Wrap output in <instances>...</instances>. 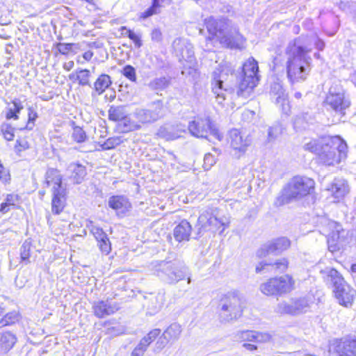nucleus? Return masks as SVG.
Segmentation results:
<instances>
[{
	"label": "nucleus",
	"mask_w": 356,
	"mask_h": 356,
	"mask_svg": "<svg viewBox=\"0 0 356 356\" xmlns=\"http://www.w3.org/2000/svg\"><path fill=\"white\" fill-rule=\"evenodd\" d=\"M307 151L318 155L320 161L326 165H335L347 156L348 146L339 136H325L313 139L304 145Z\"/></svg>",
	"instance_id": "obj_1"
},
{
	"label": "nucleus",
	"mask_w": 356,
	"mask_h": 356,
	"mask_svg": "<svg viewBox=\"0 0 356 356\" xmlns=\"http://www.w3.org/2000/svg\"><path fill=\"white\" fill-rule=\"evenodd\" d=\"M311 51L312 47L302 44L300 39L288 45L286 50V72L291 83L302 82L307 79L312 69V58L309 55Z\"/></svg>",
	"instance_id": "obj_2"
},
{
	"label": "nucleus",
	"mask_w": 356,
	"mask_h": 356,
	"mask_svg": "<svg viewBox=\"0 0 356 356\" xmlns=\"http://www.w3.org/2000/svg\"><path fill=\"white\" fill-rule=\"evenodd\" d=\"M209 33L223 46L241 49L245 39L239 33L238 29L226 18L216 19L210 17L204 21Z\"/></svg>",
	"instance_id": "obj_3"
},
{
	"label": "nucleus",
	"mask_w": 356,
	"mask_h": 356,
	"mask_svg": "<svg viewBox=\"0 0 356 356\" xmlns=\"http://www.w3.org/2000/svg\"><path fill=\"white\" fill-rule=\"evenodd\" d=\"M314 187L315 181L312 179L302 176L294 177L276 198L275 204L280 207L293 200L302 198L312 193Z\"/></svg>",
	"instance_id": "obj_4"
},
{
	"label": "nucleus",
	"mask_w": 356,
	"mask_h": 356,
	"mask_svg": "<svg viewBox=\"0 0 356 356\" xmlns=\"http://www.w3.org/2000/svg\"><path fill=\"white\" fill-rule=\"evenodd\" d=\"M320 273L325 282L333 285V291L339 303L346 307H350L355 298L356 291L345 282L334 268L327 267L321 270Z\"/></svg>",
	"instance_id": "obj_5"
},
{
	"label": "nucleus",
	"mask_w": 356,
	"mask_h": 356,
	"mask_svg": "<svg viewBox=\"0 0 356 356\" xmlns=\"http://www.w3.org/2000/svg\"><path fill=\"white\" fill-rule=\"evenodd\" d=\"M220 320L222 323H229L238 320L243 315L246 307L243 295L238 291H232L220 300Z\"/></svg>",
	"instance_id": "obj_6"
},
{
	"label": "nucleus",
	"mask_w": 356,
	"mask_h": 356,
	"mask_svg": "<svg viewBox=\"0 0 356 356\" xmlns=\"http://www.w3.org/2000/svg\"><path fill=\"white\" fill-rule=\"evenodd\" d=\"M232 72L231 64L225 62L220 64L212 74V92L219 104H222L226 99H232L234 96H236V93H233L227 83L229 76H232Z\"/></svg>",
	"instance_id": "obj_7"
},
{
	"label": "nucleus",
	"mask_w": 356,
	"mask_h": 356,
	"mask_svg": "<svg viewBox=\"0 0 356 356\" xmlns=\"http://www.w3.org/2000/svg\"><path fill=\"white\" fill-rule=\"evenodd\" d=\"M62 179V175L56 169H49L45 174V184L50 188L52 195L51 211L55 214H59L65 207V188Z\"/></svg>",
	"instance_id": "obj_8"
},
{
	"label": "nucleus",
	"mask_w": 356,
	"mask_h": 356,
	"mask_svg": "<svg viewBox=\"0 0 356 356\" xmlns=\"http://www.w3.org/2000/svg\"><path fill=\"white\" fill-rule=\"evenodd\" d=\"M163 114V104L161 100L152 102L149 108H138L133 114L131 120L126 123L125 131H134L139 129L140 124L152 123L158 120Z\"/></svg>",
	"instance_id": "obj_9"
},
{
	"label": "nucleus",
	"mask_w": 356,
	"mask_h": 356,
	"mask_svg": "<svg viewBox=\"0 0 356 356\" xmlns=\"http://www.w3.org/2000/svg\"><path fill=\"white\" fill-rule=\"evenodd\" d=\"M154 273L171 284L177 283L189 275L188 267L180 261H161L155 266Z\"/></svg>",
	"instance_id": "obj_10"
},
{
	"label": "nucleus",
	"mask_w": 356,
	"mask_h": 356,
	"mask_svg": "<svg viewBox=\"0 0 356 356\" xmlns=\"http://www.w3.org/2000/svg\"><path fill=\"white\" fill-rule=\"evenodd\" d=\"M258 71V63L253 58H248L244 63L242 69L241 80L236 91L237 97L248 98L250 96L254 88L259 81Z\"/></svg>",
	"instance_id": "obj_11"
},
{
	"label": "nucleus",
	"mask_w": 356,
	"mask_h": 356,
	"mask_svg": "<svg viewBox=\"0 0 356 356\" xmlns=\"http://www.w3.org/2000/svg\"><path fill=\"white\" fill-rule=\"evenodd\" d=\"M188 129L193 136L198 138H207V134L210 133L218 140L222 139L221 134L209 118L195 119L189 122Z\"/></svg>",
	"instance_id": "obj_12"
},
{
	"label": "nucleus",
	"mask_w": 356,
	"mask_h": 356,
	"mask_svg": "<svg viewBox=\"0 0 356 356\" xmlns=\"http://www.w3.org/2000/svg\"><path fill=\"white\" fill-rule=\"evenodd\" d=\"M228 225V221L218 218L209 211L202 212L197 220L199 234L204 232H216L218 230L222 233Z\"/></svg>",
	"instance_id": "obj_13"
},
{
	"label": "nucleus",
	"mask_w": 356,
	"mask_h": 356,
	"mask_svg": "<svg viewBox=\"0 0 356 356\" xmlns=\"http://www.w3.org/2000/svg\"><path fill=\"white\" fill-rule=\"evenodd\" d=\"M325 226L322 229L321 232L327 236L328 250L334 252L339 250L340 243L342 241L344 230L341 225L334 221L324 219Z\"/></svg>",
	"instance_id": "obj_14"
},
{
	"label": "nucleus",
	"mask_w": 356,
	"mask_h": 356,
	"mask_svg": "<svg viewBox=\"0 0 356 356\" xmlns=\"http://www.w3.org/2000/svg\"><path fill=\"white\" fill-rule=\"evenodd\" d=\"M310 303L306 298H291L288 301H282L277 304L275 312L280 314L300 315L307 312Z\"/></svg>",
	"instance_id": "obj_15"
},
{
	"label": "nucleus",
	"mask_w": 356,
	"mask_h": 356,
	"mask_svg": "<svg viewBox=\"0 0 356 356\" xmlns=\"http://www.w3.org/2000/svg\"><path fill=\"white\" fill-rule=\"evenodd\" d=\"M330 348L336 356H356V339H335L332 342Z\"/></svg>",
	"instance_id": "obj_16"
},
{
	"label": "nucleus",
	"mask_w": 356,
	"mask_h": 356,
	"mask_svg": "<svg viewBox=\"0 0 356 356\" xmlns=\"http://www.w3.org/2000/svg\"><path fill=\"white\" fill-rule=\"evenodd\" d=\"M325 101L333 110L339 113H343L350 106V102L346 98L341 89L337 90L336 88H331Z\"/></svg>",
	"instance_id": "obj_17"
},
{
	"label": "nucleus",
	"mask_w": 356,
	"mask_h": 356,
	"mask_svg": "<svg viewBox=\"0 0 356 356\" xmlns=\"http://www.w3.org/2000/svg\"><path fill=\"white\" fill-rule=\"evenodd\" d=\"M290 245L291 242L288 238L285 237L278 238L264 245V246L258 250L257 254L259 257H266L268 254L280 253L287 250Z\"/></svg>",
	"instance_id": "obj_18"
},
{
	"label": "nucleus",
	"mask_w": 356,
	"mask_h": 356,
	"mask_svg": "<svg viewBox=\"0 0 356 356\" xmlns=\"http://www.w3.org/2000/svg\"><path fill=\"white\" fill-rule=\"evenodd\" d=\"M118 304L108 300H101L94 303L92 309L94 314L98 318H104L111 315L119 309Z\"/></svg>",
	"instance_id": "obj_19"
},
{
	"label": "nucleus",
	"mask_w": 356,
	"mask_h": 356,
	"mask_svg": "<svg viewBox=\"0 0 356 356\" xmlns=\"http://www.w3.org/2000/svg\"><path fill=\"white\" fill-rule=\"evenodd\" d=\"M327 190L337 202L342 200L349 193L348 183L343 179H334Z\"/></svg>",
	"instance_id": "obj_20"
},
{
	"label": "nucleus",
	"mask_w": 356,
	"mask_h": 356,
	"mask_svg": "<svg viewBox=\"0 0 356 356\" xmlns=\"http://www.w3.org/2000/svg\"><path fill=\"white\" fill-rule=\"evenodd\" d=\"M230 145L236 151L244 152L250 143L248 137H243L237 129L229 132Z\"/></svg>",
	"instance_id": "obj_21"
},
{
	"label": "nucleus",
	"mask_w": 356,
	"mask_h": 356,
	"mask_svg": "<svg viewBox=\"0 0 356 356\" xmlns=\"http://www.w3.org/2000/svg\"><path fill=\"white\" fill-rule=\"evenodd\" d=\"M278 295L289 293L295 289V280L289 275L274 277Z\"/></svg>",
	"instance_id": "obj_22"
},
{
	"label": "nucleus",
	"mask_w": 356,
	"mask_h": 356,
	"mask_svg": "<svg viewBox=\"0 0 356 356\" xmlns=\"http://www.w3.org/2000/svg\"><path fill=\"white\" fill-rule=\"evenodd\" d=\"M175 49L179 53L181 58L193 63L194 61V51L192 45L185 40H177L174 42Z\"/></svg>",
	"instance_id": "obj_23"
},
{
	"label": "nucleus",
	"mask_w": 356,
	"mask_h": 356,
	"mask_svg": "<svg viewBox=\"0 0 356 356\" xmlns=\"http://www.w3.org/2000/svg\"><path fill=\"white\" fill-rule=\"evenodd\" d=\"M108 118L109 120L115 122L122 121L124 124V131H126V123H129V120H132V117H128V112L127 111L126 108L122 106H111L108 110Z\"/></svg>",
	"instance_id": "obj_24"
},
{
	"label": "nucleus",
	"mask_w": 356,
	"mask_h": 356,
	"mask_svg": "<svg viewBox=\"0 0 356 356\" xmlns=\"http://www.w3.org/2000/svg\"><path fill=\"white\" fill-rule=\"evenodd\" d=\"M108 203L111 208L122 213L128 211L131 207L128 198L124 195L112 196Z\"/></svg>",
	"instance_id": "obj_25"
},
{
	"label": "nucleus",
	"mask_w": 356,
	"mask_h": 356,
	"mask_svg": "<svg viewBox=\"0 0 356 356\" xmlns=\"http://www.w3.org/2000/svg\"><path fill=\"white\" fill-rule=\"evenodd\" d=\"M270 94L275 98V103L280 105L283 111H286L288 108L287 95L285 93L282 86L278 83L272 85Z\"/></svg>",
	"instance_id": "obj_26"
},
{
	"label": "nucleus",
	"mask_w": 356,
	"mask_h": 356,
	"mask_svg": "<svg viewBox=\"0 0 356 356\" xmlns=\"http://www.w3.org/2000/svg\"><path fill=\"white\" fill-rule=\"evenodd\" d=\"M191 229V224L186 220H182L174 229L175 238L179 242L188 241Z\"/></svg>",
	"instance_id": "obj_27"
},
{
	"label": "nucleus",
	"mask_w": 356,
	"mask_h": 356,
	"mask_svg": "<svg viewBox=\"0 0 356 356\" xmlns=\"http://www.w3.org/2000/svg\"><path fill=\"white\" fill-rule=\"evenodd\" d=\"M67 170L72 174V178L76 184H80L86 175L85 166L79 163H70Z\"/></svg>",
	"instance_id": "obj_28"
},
{
	"label": "nucleus",
	"mask_w": 356,
	"mask_h": 356,
	"mask_svg": "<svg viewBox=\"0 0 356 356\" xmlns=\"http://www.w3.org/2000/svg\"><path fill=\"white\" fill-rule=\"evenodd\" d=\"M111 77L105 74H101L94 83L95 90L98 95L102 94L111 84Z\"/></svg>",
	"instance_id": "obj_29"
},
{
	"label": "nucleus",
	"mask_w": 356,
	"mask_h": 356,
	"mask_svg": "<svg viewBox=\"0 0 356 356\" xmlns=\"http://www.w3.org/2000/svg\"><path fill=\"white\" fill-rule=\"evenodd\" d=\"M169 0H152V6L146 10L140 13V18L146 19L153 15L160 13V8L164 3H168Z\"/></svg>",
	"instance_id": "obj_30"
},
{
	"label": "nucleus",
	"mask_w": 356,
	"mask_h": 356,
	"mask_svg": "<svg viewBox=\"0 0 356 356\" xmlns=\"http://www.w3.org/2000/svg\"><path fill=\"white\" fill-rule=\"evenodd\" d=\"M16 337L10 332L3 333L0 338V348L7 352L13 348L16 343Z\"/></svg>",
	"instance_id": "obj_31"
},
{
	"label": "nucleus",
	"mask_w": 356,
	"mask_h": 356,
	"mask_svg": "<svg viewBox=\"0 0 356 356\" xmlns=\"http://www.w3.org/2000/svg\"><path fill=\"white\" fill-rule=\"evenodd\" d=\"M23 108L24 106H22V102L19 99H14L10 104H8V112L6 113V118H13L15 120H17V113H19L21 111V110L23 109Z\"/></svg>",
	"instance_id": "obj_32"
},
{
	"label": "nucleus",
	"mask_w": 356,
	"mask_h": 356,
	"mask_svg": "<svg viewBox=\"0 0 356 356\" xmlns=\"http://www.w3.org/2000/svg\"><path fill=\"white\" fill-rule=\"evenodd\" d=\"M181 332V325L177 323H172L164 331L163 334L167 339L170 341H174L179 339Z\"/></svg>",
	"instance_id": "obj_33"
},
{
	"label": "nucleus",
	"mask_w": 356,
	"mask_h": 356,
	"mask_svg": "<svg viewBox=\"0 0 356 356\" xmlns=\"http://www.w3.org/2000/svg\"><path fill=\"white\" fill-rule=\"evenodd\" d=\"M260 291L266 296L278 295L274 277L268 280L259 286Z\"/></svg>",
	"instance_id": "obj_34"
},
{
	"label": "nucleus",
	"mask_w": 356,
	"mask_h": 356,
	"mask_svg": "<svg viewBox=\"0 0 356 356\" xmlns=\"http://www.w3.org/2000/svg\"><path fill=\"white\" fill-rule=\"evenodd\" d=\"M158 136L165 140H175L179 137L178 133H174L172 126H163L160 127L157 133Z\"/></svg>",
	"instance_id": "obj_35"
},
{
	"label": "nucleus",
	"mask_w": 356,
	"mask_h": 356,
	"mask_svg": "<svg viewBox=\"0 0 356 356\" xmlns=\"http://www.w3.org/2000/svg\"><path fill=\"white\" fill-rule=\"evenodd\" d=\"M170 83L166 77H159L152 79L148 84L149 87L154 90H162L166 88Z\"/></svg>",
	"instance_id": "obj_36"
},
{
	"label": "nucleus",
	"mask_w": 356,
	"mask_h": 356,
	"mask_svg": "<svg viewBox=\"0 0 356 356\" xmlns=\"http://www.w3.org/2000/svg\"><path fill=\"white\" fill-rule=\"evenodd\" d=\"M268 264L266 263H260L257 267H256V271L257 273H260L263 269H264V267L266 266H268ZM272 266L275 267V269L282 272L286 270L288 268V261L283 258L273 264H270Z\"/></svg>",
	"instance_id": "obj_37"
},
{
	"label": "nucleus",
	"mask_w": 356,
	"mask_h": 356,
	"mask_svg": "<svg viewBox=\"0 0 356 356\" xmlns=\"http://www.w3.org/2000/svg\"><path fill=\"white\" fill-rule=\"evenodd\" d=\"M90 72L86 69H79L76 71V80L78 81L80 86H90Z\"/></svg>",
	"instance_id": "obj_38"
},
{
	"label": "nucleus",
	"mask_w": 356,
	"mask_h": 356,
	"mask_svg": "<svg viewBox=\"0 0 356 356\" xmlns=\"http://www.w3.org/2000/svg\"><path fill=\"white\" fill-rule=\"evenodd\" d=\"M18 202V195L15 194H8L6 196L5 202L1 204L0 211L2 213H6L10 210V207L15 206Z\"/></svg>",
	"instance_id": "obj_39"
},
{
	"label": "nucleus",
	"mask_w": 356,
	"mask_h": 356,
	"mask_svg": "<svg viewBox=\"0 0 356 356\" xmlns=\"http://www.w3.org/2000/svg\"><path fill=\"white\" fill-rule=\"evenodd\" d=\"M120 31H126V33H128V38L133 41L136 48H140L143 45L140 33H135L126 26H121Z\"/></svg>",
	"instance_id": "obj_40"
},
{
	"label": "nucleus",
	"mask_w": 356,
	"mask_h": 356,
	"mask_svg": "<svg viewBox=\"0 0 356 356\" xmlns=\"http://www.w3.org/2000/svg\"><path fill=\"white\" fill-rule=\"evenodd\" d=\"M234 339L236 341L253 342L254 330H241L234 334Z\"/></svg>",
	"instance_id": "obj_41"
},
{
	"label": "nucleus",
	"mask_w": 356,
	"mask_h": 356,
	"mask_svg": "<svg viewBox=\"0 0 356 356\" xmlns=\"http://www.w3.org/2000/svg\"><path fill=\"white\" fill-rule=\"evenodd\" d=\"M71 137L74 142L78 143H83L87 138L84 130L78 126L73 127Z\"/></svg>",
	"instance_id": "obj_42"
},
{
	"label": "nucleus",
	"mask_w": 356,
	"mask_h": 356,
	"mask_svg": "<svg viewBox=\"0 0 356 356\" xmlns=\"http://www.w3.org/2000/svg\"><path fill=\"white\" fill-rule=\"evenodd\" d=\"M19 320V315L17 312L8 313L0 320V327L14 324Z\"/></svg>",
	"instance_id": "obj_43"
},
{
	"label": "nucleus",
	"mask_w": 356,
	"mask_h": 356,
	"mask_svg": "<svg viewBox=\"0 0 356 356\" xmlns=\"http://www.w3.org/2000/svg\"><path fill=\"white\" fill-rule=\"evenodd\" d=\"M161 330L159 329H154L150 331L146 336H145L141 340L140 343H143L145 347H148L149 345L156 339V338L160 334Z\"/></svg>",
	"instance_id": "obj_44"
},
{
	"label": "nucleus",
	"mask_w": 356,
	"mask_h": 356,
	"mask_svg": "<svg viewBox=\"0 0 356 356\" xmlns=\"http://www.w3.org/2000/svg\"><path fill=\"white\" fill-rule=\"evenodd\" d=\"M271 336L267 332H261L254 330L253 342L266 343L270 341Z\"/></svg>",
	"instance_id": "obj_45"
},
{
	"label": "nucleus",
	"mask_w": 356,
	"mask_h": 356,
	"mask_svg": "<svg viewBox=\"0 0 356 356\" xmlns=\"http://www.w3.org/2000/svg\"><path fill=\"white\" fill-rule=\"evenodd\" d=\"M14 131L15 129L8 124H4L1 128V131L4 138L8 141L13 140L15 136Z\"/></svg>",
	"instance_id": "obj_46"
},
{
	"label": "nucleus",
	"mask_w": 356,
	"mask_h": 356,
	"mask_svg": "<svg viewBox=\"0 0 356 356\" xmlns=\"http://www.w3.org/2000/svg\"><path fill=\"white\" fill-rule=\"evenodd\" d=\"M282 133V128L280 125H275L268 129V140L269 142L274 140Z\"/></svg>",
	"instance_id": "obj_47"
},
{
	"label": "nucleus",
	"mask_w": 356,
	"mask_h": 356,
	"mask_svg": "<svg viewBox=\"0 0 356 356\" xmlns=\"http://www.w3.org/2000/svg\"><path fill=\"white\" fill-rule=\"evenodd\" d=\"M31 246L29 243H24L20 248V256L22 261L29 262Z\"/></svg>",
	"instance_id": "obj_48"
},
{
	"label": "nucleus",
	"mask_w": 356,
	"mask_h": 356,
	"mask_svg": "<svg viewBox=\"0 0 356 356\" xmlns=\"http://www.w3.org/2000/svg\"><path fill=\"white\" fill-rule=\"evenodd\" d=\"M90 232L95 237L97 241H99L102 238L105 239L106 236H107L106 234L104 232L102 228L94 225L92 223H91Z\"/></svg>",
	"instance_id": "obj_49"
},
{
	"label": "nucleus",
	"mask_w": 356,
	"mask_h": 356,
	"mask_svg": "<svg viewBox=\"0 0 356 356\" xmlns=\"http://www.w3.org/2000/svg\"><path fill=\"white\" fill-rule=\"evenodd\" d=\"M120 143L121 140L119 138H110L104 142L102 147L104 149H110L120 145Z\"/></svg>",
	"instance_id": "obj_50"
},
{
	"label": "nucleus",
	"mask_w": 356,
	"mask_h": 356,
	"mask_svg": "<svg viewBox=\"0 0 356 356\" xmlns=\"http://www.w3.org/2000/svg\"><path fill=\"white\" fill-rule=\"evenodd\" d=\"M216 161V158L211 153L206 154L204 158V168L209 170L213 166Z\"/></svg>",
	"instance_id": "obj_51"
},
{
	"label": "nucleus",
	"mask_w": 356,
	"mask_h": 356,
	"mask_svg": "<svg viewBox=\"0 0 356 356\" xmlns=\"http://www.w3.org/2000/svg\"><path fill=\"white\" fill-rule=\"evenodd\" d=\"M29 148V144L26 138H19L16 141L15 146V151L20 152Z\"/></svg>",
	"instance_id": "obj_52"
},
{
	"label": "nucleus",
	"mask_w": 356,
	"mask_h": 356,
	"mask_svg": "<svg viewBox=\"0 0 356 356\" xmlns=\"http://www.w3.org/2000/svg\"><path fill=\"white\" fill-rule=\"evenodd\" d=\"M98 242L99 248L102 250V252L105 253L106 254H108L111 251V243L107 236H106L105 239L102 238L98 241Z\"/></svg>",
	"instance_id": "obj_53"
},
{
	"label": "nucleus",
	"mask_w": 356,
	"mask_h": 356,
	"mask_svg": "<svg viewBox=\"0 0 356 356\" xmlns=\"http://www.w3.org/2000/svg\"><path fill=\"white\" fill-rule=\"evenodd\" d=\"M123 74L129 80L136 81V71L135 69L131 65H126L123 68Z\"/></svg>",
	"instance_id": "obj_54"
},
{
	"label": "nucleus",
	"mask_w": 356,
	"mask_h": 356,
	"mask_svg": "<svg viewBox=\"0 0 356 356\" xmlns=\"http://www.w3.org/2000/svg\"><path fill=\"white\" fill-rule=\"evenodd\" d=\"M73 45L74 44L72 43H58L57 49L60 54H67L69 51L72 50Z\"/></svg>",
	"instance_id": "obj_55"
},
{
	"label": "nucleus",
	"mask_w": 356,
	"mask_h": 356,
	"mask_svg": "<svg viewBox=\"0 0 356 356\" xmlns=\"http://www.w3.org/2000/svg\"><path fill=\"white\" fill-rule=\"evenodd\" d=\"M147 348L145 347L143 343L140 342L132 351L131 356H143Z\"/></svg>",
	"instance_id": "obj_56"
},
{
	"label": "nucleus",
	"mask_w": 356,
	"mask_h": 356,
	"mask_svg": "<svg viewBox=\"0 0 356 356\" xmlns=\"http://www.w3.org/2000/svg\"><path fill=\"white\" fill-rule=\"evenodd\" d=\"M151 38L154 42H161L163 39L161 31L159 29H154L151 33Z\"/></svg>",
	"instance_id": "obj_57"
},
{
	"label": "nucleus",
	"mask_w": 356,
	"mask_h": 356,
	"mask_svg": "<svg viewBox=\"0 0 356 356\" xmlns=\"http://www.w3.org/2000/svg\"><path fill=\"white\" fill-rule=\"evenodd\" d=\"M170 341L167 339L165 337V335L163 334V335L159 337V339H158V341H156V348L159 350H162L166 345L168 342H170Z\"/></svg>",
	"instance_id": "obj_58"
},
{
	"label": "nucleus",
	"mask_w": 356,
	"mask_h": 356,
	"mask_svg": "<svg viewBox=\"0 0 356 356\" xmlns=\"http://www.w3.org/2000/svg\"><path fill=\"white\" fill-rule=\"evenodd\" d=\"M156 305L155 306L156 310H159L163 305L165 302V296L164 293H159L156 297Z\"/></svg>",
	"instance_id": "obj_59"
},
{
	"label": "nucleus",
	"mask_w": 356,
	"mask_h": 356,
	"mask_svg": "<svg viewBox=\"0 0 356 356\" xmlns=\"http://www.w3.org/2000/svg\"><path fill=\"white\" fill-rule=\"evenodd\" d=\"M28 118H29V123H33L34 121L38 118L37 112L31 107L28 108Z\"/></svg>",
	"instance_id": "obj_60"
},
{
	"label": "nucleus",
	"mask_w": 356,
	"mask_h": 356,
	"mask_svg": "<svg viewBox=\"0 0 356 356\" xmlns=\"http://www.w3.org/2000/svg\"><path fill=\"white\" fill-rule=\"evenodd\" d=\"M243 347L249 351H253V350H255L257 349V346H255L254 344H251V343H243Z\"/></svg>",
	"instance_id": "obj_61"
},
{
	"label": "nucleus",
	"mask_w": 356,
	"mask_h": 356,
	"mask_svg": "<svg viewBox=\"0 0 356 356\" xmlns=\"http://www.w3.org/2000/svg\"><path fill=\"white\" fill-rule=\"evenodd\" d=\"M74 65V63L73 61H69L67 63H65L64 65H63V68L67 70V71H70L71 69L73 68Z\"/></svg>",
	"instance_id": "obj_62"
},
{
	"label": "nucleus",
	"mask_w": 356,
	"mask_h": 356,
	"mask_svg": "<svg viewBox=\"0 0 356 356\" xmlns=\"http://www.w3.org/2000/svg\"><path fill=\"white\" fill-rule=\"evenodd\" d=\"M92 56L93 53L91 51H86L83 55V58L87 61L90 60Z\"/></svg>",
	"instance_id": "obj_63"
},
{
	"label": "nucleus",
	"mask_w": 356,
	"mask_h": 356,
	"mask_svg": "<svg viewBox=\"0 0 356 356\" xmlns=\"http://www.w3.org/2000/svg\"><path fill=\"white\" fill-rule=\"evenodd\" d=\"M325 43L323 41L321 40H318L316 42V47L318 49L322 51L324 49Z\"/></svg>",
	"instance_id": "obj_64"
}]
</instances>
